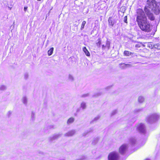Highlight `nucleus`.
I'll return each mask as SVG.
<instances>
[{"label":"nucleus","instance_id":"f257e3e1","mask_svg":"<svg viewBox=\"0 0 160 160\" xmlns=\"http://www.w3.org/2000/svg\"><path fill=\"white\" fill-rule=\"evenodd\" d=\"M136 16V21L141 29L145 32H149L151 31L150 24L143 10L138 9Z\"/></svg>","mask_w":160,"mask_h":160},{"label":"nucleus","instance_id":"f03ea898","mask_svg":"<svg viewBox=\"0 0 160 160\" xmlns=\"http://www.w3.org/2000/svg\"><path fill=\"white\" fill-rule=\"evenodd\" d=\"M146 8L148 10L155 12L157 11H159V7L157 5L155 0H148L147 5L144 8V10H145Z\"/></svg>","mask_w":160,"mask_h":160},{"label":"nucleus","instance_id":"7ed1b4c3","mask_svg":"<svg viewBox=\"0 0 160 160\" xmlns=\"http://www.w3.org/2000/svg\"><path fill=\"white\" fill-rule=\"evenodd\" d=\"M159 118V116L157 114L150 115L147 118V122L150 123H153L157 120Z\"/></svg>","mask_w":160,"mask_h":160},{"label":"nucleus","instance_id":"20e7f679","mask_svg":"<svg viewBox=\"0 0 160 160\" xmlns=\"http://www.w3.org/2000/svg\"><path fill=\"white\" fill-rule=\"evenodd\" d=\"M118 153L115 152L110 153L108 156V160H118Z\"/></svg>","mask_w":160,"mask_h":160},{"label":"nucleus","instance_id":"39448f33","mask_svg":"<svg viewBox=\"0 0 160 160\" xmlns=\"http://www.w3.org/2000/svg\"><path fill=\"white\" fill-rule=\"evenodd\" d=\"M137 129L141 133L145 134L146 132L145 127L143 124L140 123L138 125Z\"/></svg>","mask_w":160,"mask_h":160},{"label":"nucleus","instance_id":"423d86ee","mask_svg":"<svg viewBox=\"0 0 160 160\" xmlns=\"http://www.w3.org/2000/svg\"><path fill=\"white\" fill-rule=\"evenodd\" d=\"M147 46L149 48L152 49L156 48L160 49V43H158L156 44L152 42H149L147 44Z\"/></svg>","mask_w":160,"mask_h":160},{"label":"nucleus","instance_id":"0eeeda50","mask_svg":"<svg viewBox=\"0 0 160 160\" xmlns=\"http://www.w3.org/2000/svg\"><path fill=\"white\" fill-rule=\"evenodd\" d=\"M128 146L126 144L122 145L119 148V152L122 154H124L127 150Z\"/></svg>","mask_w":160,"mask_h":160},{"label":"nucleus","instance_id":"6e6552de","mask_svg":"<svg viewBox=\"0 0 160 160\" xmlns=\"http://www.w3.org/2000/svg\"><path fill=\"white\" fill-rule=\"evenodd\" d=\"M144 11L149 19L151 20H154V17L153 16V14L151 12V11L148 10L146 8L145 10H144Z\"/></svg>","mask_w":160,"mask_h":160},{"label":"nucleus","instance_id":"1a4fd4ad","mask_svg":"<svg viewBox=\"0 0 160 160\" xmlns=\"http://www.w3.org/2000/svg\"><path fill=\"white\" fill-rule=\"evenodd\" d=\"M62 135V134L59 133L58 134H56L53 135L52 136L50 137L49 138L50 141H52L53 140L55 139H57L59 138Z\"/></svg>","mask_w":160,"mask_h":160},{"label":"nucleus","instance_id":"9d476101","mask_svg":"<svg viewBox=\"0 0 160 160\" xmlns=\"http://www.w3.org/2000/svg\"><path fill=\"white\" fill-rule=\"evenodd\" d=\"M137 142V139L136 137H132L129 139V143L132 145H135Z\"/></svg>","mask_w":160,"mask_h":160},{"label":"nucleus","instance_id":"9b49d317","mask_svg":"<svg viewBox=\"0 0 160 160\" xmlns=\"http://www.w3.org/2000/svg\"><path fill=\"white\" fill-rule=\"evenodd\" d=\"M76 132L75 130H72L64 134L66 137H71L74 135Z\"/></svg>","mask_w":160,"mask_h":160},{"label":"nucleus","instance_id":"f8f14e48","mask_svg":"<svg viewBox=\"0 0 160 160\" xmlns=\"http://www.w3.org/2000/svg\"><path fill=\"white\" fill-rule=\"evenodd\" d=\"M109 25L112 27L115 23V20L112 17H109L108 19Z\"/></svg>","mask_w":160,"mask_h":160},{"label":"nucleus","instance_id":"ddd939ff","mask_svg":"<svg viewBox=\"0 0 160 160\" xmlns=\"http://www.w3.org/2000/svg\"><path fill=\"white\" fill-rule=\"evenodd\" d=\"M22 101L23 103L26 105L28 103V98L26 96H24L22 99Z\"/></svg>","mask_w":160,"mask_h":160},{"label":"nucleus","instance_id":"4468645a","mask_svg":"<svg viewBox=\"0 0 160 160\" xmlns=\"http://www.w3.org/2000/svg\"><path fill=\"white\" fill-rule=\"evenodd\" d=\"M75 120V118L73 117H71L69 118L67 121V124L68 125H69L72 123Z\"/></svg>","mask_w":160,"mask_h":160},{"label":"nucleus","instance_id":"2eb2a0df","mask_svg":"<svg viewBox=\"0 0 160 160\" xmlns=\"http://www.w3.org/2000/svg\"><path fill=\"white\" fill-rule=\"evenodd\" d=\"M82 50L86 56H90V53L88 51L86 47H84L82 48Z\"/></svg>","mask_w":160,"mask_h":160},{"label":"nucleus","instance_id":"dca6fc26","mask_svg":"<svg viewBox=\"0 0 160 160\" xmlns=\"http://www.w3.org/2000/svg\"><path fill=\"white\" fill-rule=\"evenodd\" d=\"M124 54L125 56H129L132 55L133 54V53L128 51H125L124 52Z\"/></svg>","mask_w":160,"mask_h":160},{"label":"nucleus","instance_id":"f3484780","mask_svg":"<svg viewBox=\"0 0 160 160\" xmlns=\"http://www.w3.org/2000/svg\"><path fill=\"white\" fill-rule=\"evenodd\" d=\"M93 131V128H90L87 131L86 133V134H85L84 133H83V135L85 136L86 135V134H87L91 132H92Z\"/></svg>","mask_w":160,"mask_h":160},{"label":"nucleus","instance_id":"a211bd4d","mask_svg":"<svg viewBox=\"0 0 160 160\" xmlns=\"http://www.w3.org/2000/svg\"><path fill=\"white\" fill-rule=\"evenodd\" d=\"M7 88L6 86L3 85H2L0 86V90L2 91H3L6 90Z\"/></svg>","mask_w":160,"mask_h":160},{"label":"nucleus","instance_id":"6ab92c4d","mask_svg":"<svg viewBox=\"0 0 160 160\" xmlns=\"http://www.w3.org/2000/svg\"><path fill=\"white\" fill-rule=\"evenodd\" d=\"M80 107L83 109H85L86 107V103L84 102H82L81 104Z\"/></svg>","mask_w":160,"mask_h":160},{"label":"nucleus","instance_id":"aec40b11","mask_svg":"<svg viewBox=\"0 0 160 160\" xmlns=\"http://www.w3.org/2000/svg\"><path fill=\"white\" fill-rule=\"evenodd\" d=\"M144 100V98L142 96H139L138 98V101L140 103H142Z\"/></svg>","mask_w":160,"mask_h":160},{"label":"nucleus","instance_id":"412c9836","mask_svg":"<svg viewBox=\"0 0 160 160\" xmlns=\"http://www.w3.org/2000/svg\"><path fill=\"white\" fill-rule=\"evenodd\" d=\"M68 79L69 81L71 82H72L74 80V78L73 76L70 74L68 75Z\"/></svg>","mask_w":160,"mask_h":160},{"label":"nucleus","instance_id":"4be33fe9","mask_svg":"<svg viewBox=\"0 0 160 160\" xmlns=\"http://www.w3.org/2000/svg\"><path fill=\"white\" fill-rule=\"evenodd\" d=\"M54 48H51L50 50L48 51V56L51 55L53 52Z\"/></svg>","mask_w":160,"mask_h":160},{"label":"nucleus","instance_id":"5701e85b","mask_svg":"<svg viewBox=\"0 0 160 160\" xmlns=\"http://www.w3.org/2000/svg\"><path fill=\"white\" fill-rule=\"evenodd\" d=\"M110 40L108 39H107V40L106 41V46L109 49L110 47Z\"/></svg>","mask_w":160,"mask_h":160},{"label":"nucleus","instance_id":"b1692460","mask_svg":"<svg viewBox=\"0 0 160 160\" xmlns=\"http://www.w3.org/2000/svg\"><path fill=\"white\" fill-rule=\"evenodd\" d=\"M120 68L122 69H125L127 68L126 64L122 63L120 64Z\"/></svg>","mask_w":160,"mask_h":160},{"label":"nucleus","instance_id":"393cba45","mask_svg":"<svg viewBox=\"0 0 160 160\" xmlns=\"http://www.w3.org/2000/svg\"><path fill=\"white\" fill-rule=\"evenodd\" d=\"M100 117L99 116H98L95 118L94 119L92 120V121L91 122V123H93L95 122H96L100 118Z\"/></svg>","mask_w":160,"mask_h":160},{"label":"nucleus","instance_id":"a878e982","mask_svg":"<svg viewBox=\"0 0 160 160\" xmlns=\"http://www.w3.org/2000/svg\"><path fill=\"white\" fill-rule=\"evenodd\" d=\"M98 138H94L92 141V144L93 145H95L98 142Z\"/></svg>","mask_w":160,"mask_h":160},{"label":"nucleus","instance_id":"bb28decb","mask_svg":"<svg viewBox=\"0 0 160 160\" xmlns=\"http://www.w3.org/2000/svg\"><path fill=\"white\" fill-rule=\"evenodd\" d=\"M86 22L85 21H83L82 22L81 27V30H82L84 28V27L85 26V24H86Z\"/></svg>","mask_w":160,"mask_h":160},{"label":"nucleus","instance_id":"cd10ccee","mask_svg":"<svg viewBox=\"0 0 160 160\" xmlns=\"http://www.w3.org/2000/svg\"><path fill=\"white\" fill-rule=\"evenodd\" d=\"M98 42L97 43V46L98 47H100L101 44V39L100 38L98 39Z\"/></svg>","mask_w":160,"mask_h":160},{"label":"nucleus","instance_id":"c85d7f7f","mask_svg":"<svg viewBox=\"0 0 160 160\" xmlns=\"http://www.w3.org/2000/svg\"><path fill=\"white\" fill-rule=\"evenodd\" d=\"M142 45L141 43H138L135 45V47L136 48H139Z\"/></svg>","mask_w":160,"mask_h":160},{"label":"nucleus","instance_id":"c756f323","mask_svg":"<svg viewBox=\"0 0 160 160\" xmlns=\"http://www.w3.org/2000/svg\"><path fill=\"white\" fill-rule=\"evenodd\" d=\"M35 118V114L33 112H32L31 114V119L32 120H34Z\"/></svg>","mask_w":160,"mask_h":160},{"label":"nucleus","instance_id":"7c9ffc66","mask_svg":"<svg viewBox=\"0 0 160 160\" xmlns=\"http://www.w3.org/2000/svg\"><path fill=\"white\" fill-rule=\"evenodd\" d=\"M86 158L85 156H82L79 158L77 159L76 160H86Z\"/></svg>","mask_w":160,"mask_h":160},{"label":"nucleus","instance_id":"2f4dec72","mask_svg":"<svg viewBox=\"0 0 160 160\" xmlns=\"http://www.w3.org/2000/svg\"><path fill=\"white\" fill-rule=\"evenodd\" d=\"M142 110V109H135L134 112L135 113H138L139 112Z\"/></svg>","mask_w":160,"mask_h":160},{"label":"nucleus","instance_id":"473e14b6","mask_svg":"<svg viewBox=\"0 0 160 160\" xmlns=\"http://www.w3.org/2000/svg\"><path fill=\"white\" fill-rule=\"evenodd\" d=\"M28 73H25L24 75V79H27L28 78Z\"/></svg>","mask_w":160,"mask_h":160},{"label":"nucleus","instance_id":"72a5a7b5","mask_svg":"<svg viewBox=\"0 0 160 160\" xmlns=\"http://www.w3.org/2000/svg\"><path fill=\"white\" fill-rule=\"evenodd\" d=\"M117 112V111L116 110H113L111 113V115H115Z\"/></svg>","mask_w":160,"mask_h":160},{"label":"nucleus","instance_id":"f704fd0d","mask_svg":"<svg viewBox=\"0 0 160 160\" xmlns=\"http://www.w3.org/2000/svg\"><path fill=\"white\" fill-rule=\"evenodd\" d=\"M101 94V92H99L97 93V94H95V95H94V96L95 97H97V96L100 95Z\"/></svg>","mask_w":160,"mask_h":160},{"label":"nucleus","instance_id":"c9c22d12","mask_svg":"<svg viewBox=\"0 0 160 160\" xmlns=\"http://www.w3.org/2000/svg\"><path fill=\"white\" fill-rule=\"evenodd\" d=\"M124 22H125L127 23V16H125L124 17Z\"/></svg>","mask_w":160,"mask_h":160},{"label":"nucleus","instance_id":"e433bc0d","mask_svg":"<svg viewBox=\"0 0 160 160\" xmlns=\"http://www.w3.org/2000/svg\"><path fill=\"white\" fill-rule=\"evenodd\" d=\"M126 66L127 68H129L132 67V65L130 64H126Z\"/></svg>","mask_w":160,"mask_h":160},{"label":"nucleus","instance_id":"4c0bfd02","mask_svg":"<svg viewBox=\"0 0 160 160\" xmlns=\"http://www.w3.org/2000/svg\"><path fill=\"white\" fill-rule=\"evenodd\" d=\"M89 94L88 93L83 94L82 95V97H85L88 96Z\"/></svg>","mask_w":160,"mask_h":160},{"label":"nucleus","instance_id":"58836bf2","mask_svg":"<svg viewBox=\"0 0 160 160\" xmlns=\"http://www.w3.org/2000/svg\"><path fill=\"white\" fill-rule=\"evenodd\" d=\"M11 113H12V112L10 111H9L8 112V116L9 117L10 116Z\"/></svg>","mask_w":160,"mask_h":160},{"label":"nucleus","instance_id":"ea45409f","mask_svg":"<svg viewBox=\"0 0 160 160\" xmlns=\"http://www.w3.org/2000/svg\"><path fill=\"white\" fill-rule=\"evenodd\" d=\"M107 46H105L104 45H103L102 46V49H104L105 47H106Z\"/></svg>","mask_w":160,"mask_h":160},{"label":"nucleus","instance_id":"a19ab883","mask_svg":"<svg viewBox=\"0 0 160 160\" xmlns=\"http://www.w3.org/2000/svg\"><path fill=\"white\" fill-rule=\"evenodd\" d=\"M28 8V7H25L24 8V10L25 11H26Z\"/></svg>","mask_w":160,"mask_h":160},{"label":"nucleus","instance_id":"79ce46f5","mask_svg":"<svg viewBox=\"0 0 160 160\" xmlns=\"http://www.w3.org/2000/svg\"><path fill=\"white\" fill-rule=\"evenodd\" d=\"M79 110H80V109H79V108L77 110V112H79Z\"/></svg>","mask_w":160,"mask_h":160},{"label":"nucleus","instance_id":"37998d69","mask_svg":"<svg viewBox=\"0 0 160 160\" xmlns=\"http://www.w3.org/2000/svg\"><path fill=\"white\" fill-rule=\"evenodd\" d=\"M53 126H50V128H53Z\"/></svg>","mask_w":160,"mask_h":160},{"label":"nucleus","instance_id":"c03bdc74","mask_svg":"<svg viewBox=\"0 0 160 160\" xmlns=\"http://www.w3.org/2000/svg\"><path fill=\"white\" fill-rule=\"evenodd\" d=\"M110 86L108 87H107V88H106V89H108V88H110Z\"/></svg>","mask_w":160,"mask_h":160},{"label":"nucleus","instance_id":"a18cd8bd","mask_svg":"<svg viewBox=\"0 0 160 160\" xmlns=\"http://www.w3.org/2000/svg\"><path fill=\"white\" fill-rule=\"evenodd\" d=\"M38 1H41V0H37Z\"/></svg>","mask_w":160,"mask_h":160}]
</instances>
